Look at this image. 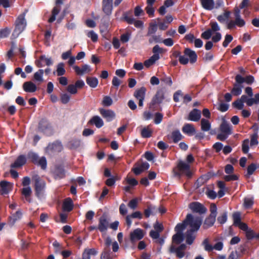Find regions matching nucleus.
Here are the masks:
<instances>
[{
  "label": "nucleus",
  "mask_w": 259,
  "mask_h": 259,
  "mask_svg": "<svg viewBox=\"0 0 259 259\" xmlns=\"http://www.w3.org/2000/svg\"><path fill=\"white\" fill-rule=\"evenodd\" d=\"M202 222L201 217L191 214L187 215L182 223L177 225L175 227L176 234L172 236V241L177 244H180L184 239L188 245H191L196 237Z\"/></svg>",
  "instance_id": "nucleus-1"
},
{
  "label": "nucleus",
  "mask_w": 259,
  "mask_h": 259,
  "mask_svg": "<svg viewBox=\"0 0 259 259\" xmlns=\"http://www.w3.org/2000/svg\"><path fill=\"white\" fill-rule=\"evenodd\" d=\"M32 180L34 182V188L35 195L38 199L43 197L46 187L45 181L40 178V177L36 175L32 177Z\"/></svg>",
  "instance_id": "nucleus-2"
},
{
  "label": "nucleus",
  "mask_w": 259,
  "mask_h": 259,
  "mask_svg": "<svg viewBox=\"0 0 259 259\" xmlns=\"http://www.w3.org/2000/svg\"><path fill=\"white\" fill-rule=\"evenodd\" d=\"M220 131L221 133L217 135V138L224 141L232 134V126L225 118H223L220 126Z\"/></svg>",
  "instance_id": "nucleus-3"
},
{
  "label": "nucleus",
  "mask_w": 259,
  "mask_h": 259,
  "mask_svg": "<svg viewBox=\"0 0 259 259\" xmlns=\"http://www.w3.org/2000/svg\"><path fill=\"white\" fill-rule=\"evenodd\" d=\"M26 158L33 164L39 166L42 169L45 170L47 168V161L45 156L39 158L37 153L33 151H29L27 153Z\"/></svg>",
  "instance_id": "nucleus-4"
},
{
  "label": "nucleus",
  "mask_w": 259,
  "mask_h": 259,
  "mask_svg": "<svg viewBox=\"0 0 259 259\" xmlns=\"http://www.w3.org/2000/svg\"><path fill=\"white\" fill-rule=\"evenodd\" d=\"M217 207L214 203H212L210 206L209 215L206 218L204 222L203 227L204 229H207L213 225L216 220L217 215Z\"/></svg>",
  "instance_id": "nucleus-5"
},
{
  "label": "nucleus",
  "mask_w": 259,
  "mask_h": 259,
  "mask_svg": "<svg viewBox=\"0 0 259 259\" xmlns=\"http://www.w3.org/2000/svg\"><path fill=\"white\" fill-rule=\"evenodd\" d=\"M38 130L47 136H51L54 133L51 123L46 118H42L39 122Z\"/></svg>",
  "instance_id": "nucleus-6"
},
{
  "label": "nucleus",
  "mask_w": 259,
  "mask_h": 259,
  "mask_svg": "<svg viewBox=\"0 0 259 259\" xmlns=\"http://www.w3.org/2000/svg\"><path fill=\"white\" fill-rule=\"evenodd\" d=\"M162 103V90H159L153 97L150 104L149 109L152 111L158 110Z\"/></svg>",
  "instance_id": "nucleus-7"
},
{
  "label": "nucleus",
  "mask_w": 259,
  "mask_h": 259,
  "mask_svg": "<svg viewBox=\"0 0 259 259\" xmlns=\"http://www.w3.org/2000/svg\"><path fill=\"white\" fill-rule=\"evenodd\" d=\"M235 81L231 90V94L233 96H238L241 94L243 88L242 76L240 74L236 75Z\"/></svg>",
  "instance_id": "nucleus-8"
},
{
  "label": "nucleus",
  "mask_w": 259,
  "mask_h": 259,
  "mask_svg": "<svg viewBox=\"0 0 259 259\" xmlns=\"http://www.w3.org/2000/svg\"><path fill=\"white\" fill-rule=\"evenodd\" d=\"M178 171H175L174 175L175 176L180 177L181 174H185L188 177H190L191 172L190 170V165L186 162L180 161L178 164Z\"/></svg>",
  "instance_id": "nucleus-9"
},
{
  "label": "nucleus",
  "mask_w": 259,
  "mask_h": 259,
  "mask_svg": "<svg viewBox=\"0 0 259 259\" xmlns=\"http://www.w3.org/2000/svg\"><path fill=\"white\" fill-rule=\"evenodd\" d=\"M15 25L14 33H16L17 34H19L24 30L26 26L24 14L18 16L16 20Z\"/></svg>",
  "instance_id": "nucleus-10"
},
{
  "label": "nucleus",
  "mask_w": 259,
  "mask_h": 259,
  "mask_svg": "<svg viewBox=\"0 0 259 259\" xmlns=\"http://www.w3.org/2000/svg\"><path fill=\"white\" fill-rule=\"evenodd\" d=\"M149 167L150 165L147 162L139 160L135 164L132 170L136 175L138 176L145 170H147Z\"/></svg>",
  "instance_id": "nucleus-11"
},
{
  "label": "nucleus",
  "mask_w": 259,
  "mask_h": 259,
  "mask_svg": "<svg viewBox=\"0 0 259 259\" xmlns=\"http://www.w3.org/2000/svg\"><path fill=\"white\" fill-rule=\"evenodd\" d=\"M35 64L37 67L41 68L46 65L50 66L53 65V61L51 57L47 58L43 55L39 57L38 59L35 61Z\"/></svg>",
  "instance_id": "nucleus-12"
},
{
  "label": "nucleus",
  "mask_w": 259,
  "mask_h": 259,
  "mask_svg": "<svg viewBox=\"0 0 259 259\" xmlns=\"http://www.w3.org/2000/svg\"><path fill=\"white\" fill-rule=\"evenodd\" d=\"M53 173L55 179H63L66 176V171L64 167L62 164L56 165Z\"/></svg>",
  "instance_id": "nucleus-13"
},
{
  "label": "nucleus",
  "mask_w": 259,
  "mask_h": 259,
  "mask_svg": "<svg viewBox=\"0 0 259 259\" xmlns=\"http://www.w3.org/2000/svg\"><path fill=\"white\" fill-rule=\"evenodd\" d=\"M144 236V231L140 229L137 228L131 232L130 239L132 243L142 239Z\"/></svg>",
  "instance_id": "nucleus-14"
},
{
  "label": "nucleus",
  "mask_w": 259,
  "mask_h": 259,
  "mask_svg": "<svg viewBox=\"0 0 259 259\" xmlns=\"http://www.w3.org/2000/svg\"><path fill=\"white\" fill-rule=\"evenodd\" d=\"M189 207L192 211L200 214L205 213L207 211V209L202 204L198 202L191 203L189 204Z\"/></svg>",
  "instance_id": "nucleus-15"
},
{
  "label": "nucleus",
  "mask_w": 259,
  "mask_h": 259,
  "mask_svg": "<svg viewBox=\"0 0 259 259\" xmlns=\"http://www.w3.org/2000/svg\"><path fill=\"white\" fill-rule=\"evenodd\" d=\"M109 225V221L106 217L103 215L99 218L98 230L101 233L105 232L107 230Z\"/></svg>",
  "instance_id": "nucleus-16"
},
{
  "label": "nucleus",
  "mask_w": 259,
  "mask_h": 259,
  "mask_svg": "<svg viewBox=\"0 0 259 259\" xmlns=\"http://www.w3.org/2000/svg\"><path fill=\"white\" fill-rule=\"evenodd\" d=\"M62 4V0L56 1V6L53 9L52 16L48 20L49 23H52L56 20V17L59 13L61 10V5Z\"/></svg>",
  "instance_id": "nucleus-17"
},
{
  "label": "nucleus",
  "mask_w": 259,
  "mask_h": 259,
  "mask_svg": "<svg viewBox=\"0 0 259 259\" xmlns=\"http://www.w3.org/2000/svg\"><path fill=\"white\" fill-rule=\"evenodd\" d=\"M27 161V158L25 155H19L15 162L11 164L12 168H19L25 165Z\"/></svg>",
  "instance_id": "nucleus-18"
},
{
  "label": "nucleus",
  "mask_w": 259,
  "mask_h": 259,
  "mask_svg": "<svg viewBox=\"0 0 259 259\" xmlns=\"http://www.w3.org/2000/svg\"><path fill=\"white\" fill-rule=\"evenodd\" d=\"M247 96L245 95H243L241 96L240 99H238V100L234 102L232 105L235 108L239 110H241L244 107V103H245L247 105Z\"/></svg>",
  "instance_id": "nucleus-19"
},
{
  "label": "nucleus",
  "mask_w": 259,
  "mask_h": 259,
  "mask_svg": "<svg viewBox=\"0 0 259 259\" xmlns=\"http://www.w3.org/2000/svg\"><path fill=\"white\" fill-rule=\"evenodd\" d=\"M184 54L189 59L190 63L193 64L196 62L197 55L194 51L189 48H186L184 50Z\"/></svg>",
  "instance_id": "nucleus-20"
},
{
  "label": "nucleus",
  "mask_w": 259,
  "mask_h": 259,
  "mask_svg": "<svg viewBox=\"0 0 259 259\" xmlns=\"http://www.w3.org/2000/svg\"><path fill=\"white\" fill-rule=\"evenodd\" d=\"M73 68L78 75H82L84 73H90L91 71L90 66L87 64L82 65L81 68L78 66H74Z\"/></svg>",
  "instance_id": "nucleus-21"
},
{
  "label": "nucleus",
  "mask_w": 259,
  "mask_h": 259,
  "mask_svg": "<svg viewBox=\"0 0 259 259\" xmlns=\"http://www.w3.org/2000/svg\"><path fill=\"white\" fill-rule=\"evenodd\" d=\"M100 113L108 122L112 121L115 117L114 112L111 110L101 109L100 110Z\"/></svg>",
  "instance_id": "nucleus-22"
},
{
  "label": "nucleus",
  "mask_w": 259,
  "mask_h": 259,
  "mask_svg": "<svg viewBox=\"0 0 259 259\" xmlns=\"http://www.w3.org/2000/svg\"><path fill=\"white\" fill-rule=\"evenodd\" d=\"M47 148L51 151L59 152L62 150L63 146L60 141H56L52 143H50L48 145Z\"/></svg>",
  "instance_id": "nucleus-23"
},
{
  "label": "nucleus",
  "mask_w": 259,
  "mask_h": 259,
  "mask_svg": "<svg viewBox=\"0 0 259 259\" xmlns=\"http://www.w3.org/2000/svg\"><path fill=\"white\" fill-rule=\"evenodd\" d=\"M73 202L71 198L68 197L64 199L62 208L64 211L70 212L73 209Z\"/></svg>",
  "instance_id": "nucleus-24"
},
{
  "label": "nucleus",
  "mask_w": 259,
  "mask_h": 259,
  "mask_svg": "<svg viewBox=\"0 0 259 259\" xmlns=\"http://www.w3.org/2000/svg\"><path fill=\"white\" fill-rule=\"evenodd\" d=\"M24 91L27 93H33L37 90L36 85L31 81L25 82L23 84Z\"/></svg>",
  "instance_id": "nucleus-25"
},
{
  "label": "nucleus",
  "mask_w": 259,
  "mask_h": 259,
  "mask_svg": "<svg viewBox=\"0 0 259 259\" xmlns=\"http://www.w3.org/2000/svg\"><path fill=\"white\" fill-rule=\"evenodd\" d=\"M22 216V213L21 210H17L15 213L12 214L9 218V223L11 226H13L18 220H20Z\"/></svg>",
  "instance_id": "nucleus-26"
},
{
  "label": "nucleus",
  "mask_w": 259,
  "mask_h": 259,
  "mask_svg": "<svg viewBox=\"0 0 259 259\" xmlns=\"http://www.w3.org/2000/svg\"><path fill=\"white\" fill-rule=\"evenodd\" d=\"M11 183L6 181H3L0 182V192L2 195L8 194L10 191Z\"/></svg>",
  "instance_id": "nucleus-27"
},
{
  "label": "nucleus",
  "mask_w": 259,
  "mask_h": 259,
  "mask_svg": "<svg viewBox=\"0 0 259 259\" xmlns=\"http://www.w3.org/2000/svg\"><path fill=\"white\" fill-rule=\"evenodd\" d=\"M158 27L159 29H162V23H158V24L156 22L151 23L148 28V31L147 36H150L156 32Z\"/></svg>",
  "instance_id": "nucleus-28"
},
{
  "label": "nucleus",
  "mask_w": 259,
  "mask_h": 259,
  "mask_svg": "<svg viewBox=\"0 0 259 259\" xmlns=\"http://www.w3.org/2000/svg\"><path fill=\"white\" fill-rule=\"evenodd\" d=\"M88 123L95 125L97 128H100L104 125L103 120L97 115L94 116L88 122Z\"/></svg>",
  "instance_id": "nucleus-29"
},
{
  "label": "nucleus",
  "mask_w": 259,
  "mask_h": 259,
  "mask_svg": "<svg viewBox=\"0 0 259 259\" xmlns=\"http://www.w3.org/2000/svg\"><path fill=\"white\" fill-rule=\"evenodd\" d=\"M201 118V111L200 110L194 109L191 111L188 117V119L193 121H197Z\"/></svg>",
  "instance_id": "nucleus-30"
},
{
  "label": "nucleus",
  "mask_w": 259,
  "mask_h": 259,
  "mask_svg": "<svg viewBox=\"0 0 259 259\" xmlns=\"http://www.w3.org/2000/svg\"><path fill=\"white\" fill-rule=\"evenodd\" d=\"M182 131L189 136H192L196 132L194 126L190 123L185 124L182 128Z\"/></svg>",
  "instance_id": "nucleus-31"
},
{
  "label": "nucleus",
  "mask_w": 259,
  "mask_h": 259,
  "mask_svg": "<svg viewBox=\"0 0 259 259\" xmlns=\"http://www.w3.org/2000/svg\"><path fill=\"white\" fill-rule=\"evenodd\" d=\"M202 7L206 10H212L214 8L213 0H201Z\"/></svg>",
  "instance_id": "nucleus-32"
},
{
  "label": "nucleus",
  "mask_w": 259,
  "mask_h": 259,
  "mask_svg": "<svg viewBox=\"0 0 259 259\" xmlns=\"http://www.w3.org/2000/svg\"><path fill=\"white\" fill-rule=\"evenodd\" d=\"M168 250L170 253H175L177 257L179 258H182L185 255L184 251L175 247L174 245H171Z\"/></svg>",
  "instance_id": "nucleus-33"
},
{
  "label": "nucleus",
  "mask_w": 259,
  "mask_h": 259,
  "mask_svg": "<svg viewBox=\"0 0 259 259\" xmlns=\"http://www.w3.org/2000/svg\"><path fill=\"white\" fill-rule=\"evenodd\" d=\"M146 92V88L142 87L135 92L134 96L137 99H145Z\"/></svg>",
  "instance_id": "nucleus-34"
},
{
  "label": "nucleus",
  "mask_w": 259,
  "mask_h": 259,
  "mask_svg": "<svg viewBox=\"0 0 259 259\" xmlns=\"http://www.w3.org/2000/svg\"><path fill=\"white\" fill-rule=\"evenodd\" d=\"M21 193L24 195L26 198V200L30 203L31 199L30 198V196L32 193V190L30 187H26L23 188L21 190Z\"/></svg>",
  "instance_id": "nucleus-35"
},
{
  "label": "nucleus",
  "mask_w": 259,
  "mask_h": 259,
  "mask_svg": "<svg viewBox=\"0 0 259 259\" xmlns=\"http://www.w3.org/2000/svg\"><path fill=\"white\" fill-rule=\"evenodd\" d=\"M86 82L92 88L97 87L99 83L98 79L96 77H87Z\"/></svg>",
  "instance_id": "nucleus-36"
},
{
  "label": "nucleus",
  "mask_w": 259,
  "mask_h": 259,
  "mask_svg": "<svg viewBox=\"0 0 259 259\" xmlns=\"http://www.w3.org/2000/svg\"><path fill=\"white\" fill-rule=\"evenodd\" d=\"M210 128V122L207 119L202 118L201 120V130L203 132H208Z\"/></svg>",
  "instance_id": "nucleus-37"
},
{
  "label": "nucleus",
  "mask_w": 259,
  "mask_h": 259,
  "mask_svg": "<svg viewBox=\"0 0 259 259\" xmlns=\"http://www.w3.org/2000/svg\"><path fill=\"white\" fill-rule=\"evenodd\" d=\"M64 64L62 62L59 63L57 66L56 71H54V74L56 72L57 76H61L65 74L66 71L64 68Z\"/></svg>",
  "instance_id": "nucleus-38"
},
{
  "label": "nucleus",
  "mask_w": 259,
  "mask_h": 259,
  "mask_svg": "<svg viewBox=\"0 0 259 259\" xmlns=\"http://www.w3.org/2000/svg\"><path fill=\"white\" fill-rule=\"evenodd\" d=\"M175 55L177 57H179V60L181 64L183 65H186L189 63V59L185 55V54L184 55H181L180 52H177L175 53Z\"/></svg>",
  "instance_id": "nucleus-39"
},
{
  "label": "nucleus",
  "mask_w": 259,
  "mask_h": 259,
  "mask_svg": "<svg viewBox=\"0 0 259 259\" xmlns=\"http://www.w3.org/2000/svg\"><path fill=\"white\" fill-rule=\"evenodd\" d=\"M159 232L155 231V230H151L150 232L149 235L150 236L154 239H157L156 242L157 243H159L160 244H162V238H159Z\"/></svg>",
  "instance_id": "nucleus-40"
},
{
  "label": "nucleus",
  "mask_w": 259,
  "mask_h": 259,
  "mask_svg": "<svg viewBox=\"0 0 259 259\" xmlns=\"http://www.w3.org/2000/svg\"><path fill=\"white\" fill-rule=\"evenodd\" d=\"M259 103V93L254 95V98H249L247 99V106H251L254 104H258Z\"/></svg>",
  "instance_id": "nucleus-41"
},
{
  "label": "nucleus",
  "mask_w": 259,
  "mask_h": 259,
  "mask_svg": "<svg viewBox=\"0 0 259 259\" xmlns=\"http://www.w3.org/2000/svg\"><path fill=\"white\" fill-rule=\"evenodd\" d=\"M210 28L208 29L212 33L218 32L220 30V27L218 23L215 21H211L209 24Z\"/></svg>",
  "instance_id": "nucleus-42"
},
{
  "label": "nucleus",
  "mask_w": 259,
  "mask_h": 259,
  "mask_svg": "<svg viewBox=\"0 0 259 259\" xmlns=\"http://www.w3.org/2000/svg\"><path fill=\"white\" fill-rule=\"evenodd\" d=\"M171 138L174 142L176 143L180 141L182 138L183 136L181 134L180 132L178 130L175 131L172 133Z\"/></svg>",
  "instance_id": "nucleus-43"
},
{
  "label": "nucleus",
  "mask_w": 259,
  "mask_h": 259,
  "mask_svg": "<svg viewBox=\"0 0 259 259\" xmlns=\"http://www.w3.org/2000/svg\"><path fill=\"white\" fill-rule=\"evenodd\" d=\"M230 15V12L228 11H226L223 14L220 15L217 17L218 20L220 23H224L226 20H227Z\"/></svg>",
  "instance_id": "nucleus-44"
},
{
  "label": "nucleus",
  "mask_w": 259,
  "mask_h": 259,
  "mask_svg": "<svg viewBox=\"0 0 259 259\" xmlns=\"http://www.w3.org/2000/svg\"><path fill=\"white\" fill-rule=\"evenodd\" d=\"M44 73V70L40 69L37 72L34 73L33 78L36 81L41 82L43 81V74Z\"/></svg>",
  "instance_id": "nucleus-45"
},
{
  "label": "nucleus",
  "mask_w": 259,
  "mask_h": 259,
  "mask_svg": "<svg viewBox=\"0 0 259 259\" xmlns=\"http://www.w3.org/2000/svg\"><path fill=\"white\" fill-rule=\"evenodd\" d=\"M152 131L148 127H144L141 130V135L144 138H148L151 137Z\"/></svg>",
  "instance_id": "nucleus-46"
},
{
  "label": "nucleus",
  "mask_w": 259,
  "mask_h": 259,
  "mask_svg": "<svg viewBox=\"0 0 259 259\" xmlns=\"http://www.w3.org/2000/svg\"><path fill=\"white\" fill-rule=\"evenodd\" d=\"M173 19L171 15H167L165 16L164 20L163 21V30L167 28L168 24L170 23Z\"/></svg>",
  "instance_id": "nucleus-47"
},
{
  "label": "nucleus",
  "mask_w": 259,
  "mask_h": 259,
  "mask_svg": "<svg viewBox=\"0 0 259 259\" xmlns=\"http://www.w3.org/2000/svg\"><path fill=\"white\" fill-rule=\"evenodd\" d=\"M129 13L128 12H124L123 14L122 19L126 21L128 24H133L135 21V19L132 16H128Z\"/></svg>",
  "instance_id": "nucleus-48"
},
{
  "label": "nucleus",
  "mask_w": 259,
  "mask_h": 259,
  "mask_svg": "<svg viewBox=\"0 0 259 259\" xmlns=\"http://www.w3.org/2000/svg\"><path fill=\"white\" fill-rule=\"evenodd\" d=\"M175 2L174 0H165L163 5V15L166 13V8L174 6Z\"/></svg>",
  "instance_id": "nucleus-49"
},
{
  "label": "nucleus",
  "mask_w": 259,
  "mask_h": 259,
  "mask_svg": "<svg viewBox=\"0 0 259 259\" xmlns=\"http://www.w3.org/2000/svg\"><path fill=\"white\" fill-rule=\"evenodd\" d=\"M113 103V100L112 98L108 96H106L103 98V101H102V104L103 106L106 107H109L111 106Z\"/></svg>",
  "instance_id": "nucleus-50"
},
{
  "label": "nucleus",
  "mask_w": 259,
  "mask_h": 259,
  "mask_svg": "<svg viewBox=\"0 0 259 259\" xmlns=\"http://www.w3.org/2000/svg\"><path fill=\"white\" fill-rule=\"evenodd\" d=\"M70 96L67 93H63L60 95V101L62 103L66 104L70 99Z\"/></svg>",
  "instance_id": "nucleus-51"
},
{
  "label": "nucleus",
  "mask_w": 259,
  "mask_h": 259,
  "mask_svg": "<svg viewBox=\"0 0 259 259\" xmlns=\"http://www.w3.org/2000/svg\"><path fill=\"white\" fill-rule=\"evenodd\" d=\"M102 9L103 12L107 15L111 14L112 10V5L103 4Z\"/></svg>",
  "instance_id": "nucleus-52"
},
{
  "label": "nucleus",
  "mask_w": 259,
  "mask_h": 259,
  "mask_svg": "<svg viewBox=\"0 0 259 259\" xmlns=\"http://www.w3.org/2000/svg\"><path fill=\"white\" fill-rule=\"evenodd\" d=\"M233 218L234 221V225L238 226L241 222L240 213L238 212H236L233 214Z\"/></svg>",
  "instance_id": "nucleus-53"
},
{
  "label": "nucleus",
  "mask_w": 259,
  "mask_h": 259,
  "mask_svg": "<svg viewBox=\"0 0 259 259\" xmlns=\"http://www.w3.org/2000/svg\"><path fill=\"white\" fill-rule=\"evenodd\" d=\"M10 29L7 27L0 29V38L7 37L10 34Z\"/></svg>",
  "instance_id": "nucleus-54"
},
{
  "label": "nucleus",
  "mask_w": 259,
  "mask_h": 259,
  "mask_svg": "<svg viewBox=\"0 0 259 259\" xmlns=\"http://www.w3.org/2000/svg\"><path fill=\"white\" fill-rule=\"evenodd\" d=\"M227 220V213L226 212H223L217 219L218 222L221 224H223L226 222Z\"/></svg>",
  "instance_id": "nucleus-55"
},
{
  "label": "nucleus",
  "mask_w": 259,
  "mask_h": 259,
  "mask_svg": "<svg viewBox=\"0 0 259 259\" xmlns=\"http://www.w3.org/2000/svg\"><path fill=\"white\" fill-rule=\"evenodd\" d=\"M258 135L257 133H254L251 136V140L250 142V146H256L258 144L257 141Z\"/></svg>",
  "instance_id": "nucleus-56"
},
{
  "label": "nucleus",
  "mask_w": 259,
  "mask_h": 259,
  "mask_svg": "<svg viewBox=\"0 0 259 259\" xmlns=\"http://www.w3.org/2000/svg\"><path fill=\"white\" fill-rule=\"evenodd\" d=\"M202 245L204 246V249L206 251H211L212 250V246L209 244V240L207 238L203 240Z\"/></svg>",
  "instance_id": "nucleus-57"
},
{
  "label": "nucleus",
  "mask_w": 259,
  "mask_h": 259,
  "mask_svg": "<svg viewBox=\"0 0 259 259\" xmlns=\"http://www.w3.org/2000/svg\"><path fill=\"white\" fill-rule=\"evenodd\" d=\"M87 36L91 38L93 42H96L98 40V35L93 30L90 31L88 33Z\"/></svg>",
  "instance_id": "nucleus-58"
},
{
  "label": "nucleus",
  "mask_w": 259,
  "mask_h": 259,
  "mask_svg": "<svg viewBox=\"0 0 259 259\" xmlns=\"http://www.w3.org/2000/svg\"><path fill=\"white\" fill-rule=\"evenodd\" d=\"M253 204V198L246 197L244 199V205L245 207L248 208L250 207Z\"/></svg>",
  "instance_id": "nucleus-59"
},
{
  "label": "nucleus",
  "mask_w": 259,
  "mask_h": 259,
  "mask_svg": "<svg viewBox=\"0 0 259 259\" xmlns=\"http://www.w3.org/2000/svg\"><path fill=\"white\" fill-rule=\"evenodd\" d=\"M249 141L248 139H245L243 142L242 151L244 153H247L249 151Z\"/></svg>",
  "instance_id": "nucleus-60"
},
{
  "label": "nucleus",
  "mask_w": 259,
  "mask_h": 259,
  "mask_svg": "<svg viewBox=\"0 0 259 259\" xmlns=\"http://www.w3.org/2000/svg\"><path fill=\"white\" fill-rule=\"evenodd\" d=\"M257 168V166L254 163H251L247 167V175L248 176L251 175Z\"/></svg>",
  "instance_id": "nucleus-61"
},
{
  "label": "nucleus",
  "mask_w": 259,
  "mask_h": 259,
  "mask_svg": "<svg viewBox=\"0 0 259 259\" xmlns=\"http://www.w3.org/2000/svg\"><path fill=\"white\" fill-rule=\"evenodd\" d=\"M67 91L71 94H75L77 92V89L75 84H69L67 88Z\"/></svg>",
  "instance_id": "nucleus-62"
},
{
  "label": "nucleus",
  "mask_w": 259,
  "mask_h": 259,
  "mask_svg": "<svg viewBox=\"0 0 259 259\" xmlns=\"http://www.w3.org/2000/svg\"><path fill=\"white\" fill-rule=\"evenodd\" d=\"M162 121V113L157 112L155 114L154 122L156 124H159Z\"/></svg>",
  "instance_id": "nucleus-63"
},
{
  "label": "nucleus",
  "mask_w": 259,
  "mask_h": 259,
  "mask_svg": "<svg viewBox=\"0 0 259 259\" xmlns=\"http://www.w3.org/2000/svg\"><path fill=\"white\" fill-rule=\"evenodd\" d=\"M161 38L160 35H152L149 39V42L150 44H152L153 42H159L161 41Z\"/></svg>",
  "instance_id": "nucleus-64"
}]
</instances>
